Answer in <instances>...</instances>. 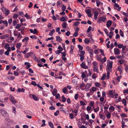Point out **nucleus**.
<instances>
[{"instance_id": "obj_61", "label": "nucleus", "mask_w": 128, "mask_h": 128, "mask_svg": "<svg viewBox=\"0 0 128 128\" xmlns=\"http://www.w3.org/2000/svg\"><path fill=\"white\" fill-rule=\"evenodd\" d=\"M78 32H75L73 34V36L75 37H77L78 36Z\"/></svg>"}, {"instance_id": "obj_13", "label": "nucleus", "mask_w": 128, "mask_h": 128, "mask_svg": "<svg viewBox=\"0 0 128 128\" xmlns=\"http://www.w3.org/2000/svg\"><path fill=\"white\" fill-rule=\"evenodd\" d=\"M56 40L58 42H60L62 40V39L60 38V36H56Z\"/></svg>"}, {"instance_id": "obj_31", "label": "nucleus", "mask_w": 128, "mask_h": 128, "mask_svg": "<svg viewBox=\"0 0 128 128\" xmlns=\"http://www.w3.org/2000/svg\"><path fill=\"white\" fill-rule=\"evenodd\" d=\"M17 36V38L19 40L22 38V36L20 33H18V35Z\"/></svg>"}, {"instance_id": "obj_11", "label": "nucleus", "mask_w": 128, "mask_h": 128, "mask_svg": "<svg viewBox=\"0 0 128 128\" xmlns=\"http://www.w3.org/2000/svg\"><path fill=\"white\" fill-rule=\"evenodd\" d=\"M112 24V22L110 20H108L107 22L106 25L107 27L108 28L110 27Z\"/></svg>"}, {"instance_id": "obj_6", "label": "nucleus", "mask_w": 128, "mask_h": 128, "mask_svg": "<svg viewBox=\"0 0 128 128\" xmlns=\"http://www.w3.org/2000/svg\"><path fill=\"white\" fill-rule=\"evenodd\" d=\"M85 12L88 14V16L89 17H91L92 16L91 14H90L91 11L90 9H88L85 10Z\"/></svg>"}, {"instance_id": "obj_54", "label": "nucleus", "mask_w": 128, "mask_h": 128, "mask_svg": "<svg viewBox=\"0 0 128 128\" xmlns=\"http://www.w3.org/2000/svg\"><path fill=\"white\" fill-rule=\"evenodd\" d=\"M21 46V44L20 43H18L16 45V47L19 48H20Z\"/></svg>"}, {"instance_id": "obj_39", "label": "nucleus", "mask_w": 128, "mask_h": 128, "mask_svg": "<svg viewBox=\"0 0 128 128\" xmlns=\"http://www.w3.org/2000/svg\"><path fill=\"white\" fill-rule=\"evenodd\" d=\"M99 49L98 48L94 50V53L95 54H98L99 53Z\"/></svg>"}, {"instance_id": "obj_28", "label": "nucleus", "mask_w": 128, "mask_h": 128, "mask_svg": "<svg viewBox=\"0 0 128 128\" xmlns=\"http://www.w3.org/2000/svg\"><path fill=\"white\" fill-rule=\"evenodd\" d=\"M124 60L120 59L118 60V62H119L120 64H122L124 63Z\"/></svg>"}, {"instance_id": "obj_55", "label": "nucleus", "mask_w": 128, "mask_h": 128, "mask_svg": "<svg viewBox=\"0 0 128 128\" xmlns=\"http://www.w3.org/2000/svg\"><path fill=\"white\" fill-rule=\"evenodd\" d=\"M106 116L107 118H110L111 116L109 112H108V114L106 115Z\"/></svg>"}, {"instance_id": "obj_64", "label": "nucleus", "mask_w": 128, "mask_h": 128, "mask_svg": "<svg viewBox=\"0 0 128 128\" xmlns=\"http://www.w3.org/2000/svg\"><path fill=\"white\" fill-rule=\"evenodd\" d=\"M66 8V6H64V4H63L62 8V10H63V11H64Z\"/></svg>"}, {"instance_id": "obj_26", "label": "nucleus", "mask_w": 128, "mask_h": 128, "mask_svg": "<svg viewBox=\"0 0 128 128\" xmlns=\"http://www.w3.org/2000/svg\"><path fill=\"white\" fill-rule=\"evenodd\" d=\"M32 97L35 100L38 101V99L37 97L35 95H34V94L32 95Z\"/></svg>"}, {"instance_id": "obj_60", "label": "nucleus", "mask_w": 128, "mask_h": 128, "mask_svg": "<svg viewBox=\"0 0 128 128\" xmlns=\"http://www.w3.org/2000/svg\"><path fill=\"white\" fill-rule=\"evenodd\" d=\"M80 104L82 106H84L85 105V103L82 101H81L80 102Z\"/></svg>"}, {"instance_id": "obj_59", "label": "nucleus", "mask_w": 128, "mask_h": 128, "mask_svg": "<svg viewBox=\"0 0 128 128\" xmlns=\"http://www.w3.org/2000/svg\"><path fill=\"white\" fill-rule=\"evenodd\" d=\"M73 114L72 113H70L69 114V117L71 119H72L73 118Z\"/></svg>"}, {"instance_id": "obj_29", "label": "nucleus", "mask_w": 128, "mask_h": 128, "mask_svg": "<svg viewBox=\"0 0 128 128\" xmlns=\"http://www.w3.org/2000/svg\"><path fill=\"white\" fill-rule=\"evenodd\" d=\"M48 124L51 128H54V125L51 121L48 122Z\"/></svg>"}, {"instance_id": "obj_10", "label": "nucleus", "mask_w": 128, "mask_h": 128, "mask_svg": "<svg viewBox=\"0 0 128 128\" xmlns=\"http://www.w3.org/2000/svg\"><path fill=\"white\" fill-rule=\"evenodd\" d=\"M67 18L66 16H63L60 18V20L62 22H66L67 21Z\"/></svg>"}, {"instance_id": "obj_46", "label": "nucleus", "mask_w": 128, "mask_h": 128, "mask_svg": "<svg viewBox=\"0 0 128 128\" xmlns=\"http://www.w3.org/2000/svg\"><path fill=\"white\" fill-rule=\"evenodd\" d=\"M84 42L86 44H88L89 42V39L88 38H86L84 40Z\"/></svg>"}, {"instance_id": "obj_43", "label": "nucleus", "mask_w": 128, "mask_h": 128, "mask_svg": "<svg viewBox=\"0 0 128 128\" xmlns=\"http://www.w3.org/2000/svg\"><path fill=\"white\" fill-rule=\"evenodd\" d=\"M119 32L120 36L122 37H123L124 36L123 33L121 30H120Z\"/></svg>"}, {"instance_id": "obj_57", "label": "nucleus", "mask_w": 128, "mask_h": 128, "mask_svg": "<svg viewBox=\"0 0 128 128\" xmlns=\"http://www.w3.org/2000/svg\"><path fill=\"white\" fill-rule=\"evenodd\" d=\"M66 101V98L64 96H62V101L63 102H64Z\"/></svg>"}, {"instance_id": "obj_1", "label": "nucleus", "mask_w": 128, "mask_h": 128, "mask_svg": "<svg viewBox=\"0 0 128 128\" xmlns=\"http://www.w3.org/2000/svg\"><path fill=\"white\" fill-rule=\"evenodd\" d=\"M0 9L2 10L3 13L6 15H8L10 13L9 10L4 7L1 8Z\"/></svg>"}, {"instance_id": "obj_62", "label": "nucleus", "mask_w": 128, "mask_h": 128, "mask_svg": "<svg viewBox=\"0 0 128 128\" xmlns=\"http://www.w3.org/2000/svg\"><path fill=\"white\" fill-rule=\"evenodd\" d=\"M78 48L80 50H82L83 49V47L80 45H78Z\"/></svg>"}, {"instance_id": "obj_30", "label": "nucleus", "mask_w": 128, "mask_h": 128, "mask_svg": "<svg viewBox=\"0 0 128 128\" xmlns=\"http://www.w3.org/2000/svg\"><path fill=\"white\" fill-rule=\"evenodd\" d=\"M62 91L64 93L66 94L67 91L66 87H65L63 88L62 89Z\"/></svg>"}, {"instance_id": "obj_32", "label": "nucleus", "mask_w": 128, "mask_h": 128, "mask_svg": "<svg viewBox=\"0 0 128 128\" xmlns=\"http://www.w3.org/2000/svg\"><path fill=\"white\" fill-rule=\"evenodd\" d=\"M29 38L28 37H26L22 40V42H27Z\"/></svg>"}, {"instance_id": "obj_44", "label": "nucleus", "mask_w": 128, "mask_h": 128, "mask_svg": "<svg viewBox=\"0 0 128 128\" xmlns=\"http://www.w3.org/2000/svg\"><path fill=\"white\" fill-rule=\"evenodd\" d=\"M94 102L93 101L91 102L90 103L89 105L91 106H92L94 108Z\"/></svg>"}, {"instance_id": "obj_53", "label": "nucleus", "mask_w": 128, "mask_h": 128, "mask_svg": "<svg viewBox=\"0 0 128 128\" xmlns=\"http://www.w3.org/2000/svg\"><path fill=\"white\" fill-rule=\"evenodd\" d=\"M13 111L12 112H13L14 114H16V108L15 107H13Z\"/></svg>"}, {"instance_id": "obj_25", "label": "nucleus", "mask_w": 128, "mask_h": 128, "mask_svg": "<svg viewBox=\"0 0 128 128\" xmlns=\"http://www.w3.org/2000/svg\"><path fill=\"white\" fill-rule=\"evenodd\" d=\"M62 3V2L61 0L58 2L56 3V5L58 7L60 6V4Z\"/></svg>"}, {"instance_id": "obj_14", "label": "nucleus", "mask_w": 128, "mask_h": 128, "mask_svg": "<svg viewBox=\"0 0 128 128\" xmlns=\"http://www.w3.org/2000/svg\"><path fill=\"white\" fill-rule=\"evenodd\" d=\"M30 31L31 33H33L34 34H36L37 32V30L36 28L34 29V30L30 29Z\"/></svg>"}, {"instance_id": "obj_49", "label": "nucleus", "mask_w": 128, "mask_h": 128, "mask_svg": "<svg viewBox=\"0 0 128 128\" xmlns=\"http://www.w3.org/2000/svg\"><path fill=\"white\" fill-rule=\"evenodd\" d=\"M3 23L5 24L6 26H7L8 25V23L6 20L3 21Z\"/></svg>"}, {"instance_id": "obj_4", "label": "nucleus", "mask_w": 128, "mask_h": 128, "mask_svg": "<svg viewBox=\"0 0 128 128\" xmlns=\"http://www.w3.org/2000/svg\"><path fill=\"white\" fill-rule=\"evenodd\" d=\"M106 20L105 17H100L98 20V22H100L101 21L104 22Z\"/></svg>"}, {"instance_id": "obj_50", "label": "nucleus", "mask_w": 128, "mask_h": 128, "mask_svg": "<svg viewBox=\"0 0 128 128\" xmlns=\"http://www.w3.org/2000/svg\"><path fill=\"white\" fill-rule=\"evenodd\" d=\"M30 38L32 39H36L37 38L36 37L35 35L31 36H30Z\"/></svg>"}, {"instance_id": "obj_36", "label": "nucleus", "mask_w": 128, "mask_h": 128, "mask_svg": "<svg viewBox=\"0 0 128 128\" xmlns=\"http://www.w3.org/2000/svg\"><path fill=\"white\" fill-rule=\"evenodd\" d=\"M18 32L17 31L14 30V34L16 36H17L18 34Z\"/></svg>"}, {"instance_id": "obj_17", "label": "nucleus", "mask_w": 128, "mask_h": 128, "mask_svg": "<svg viewBox=\"0 0 128 128\" xmlns=\"http://www.w3.org/2000/svg\"><path fill=\"white\" fill-rule=\"evenodd\" d=\"M7 78L8 79V80H12L14 79L15 77H14L12 76H8L7 77Z\"/></svg>"}, {"instance_id": "obj_9", "label": "nucleus", "mask_w": 128, "mask_h": 128, "mask_svg": "<svg viewBox=\"0 0 128 128\" xmlns=\"http://www.w3.org/2000/svg\"><path fill=\"white\" fill-rule=\"evenodd\" d=\"M80 66L81 67L84 68L85 69H88V66H86V64L84 63H82L80 64Z\"/></svg>"}, {"instance_id": "obj_5", "label": "nucleus", "mask_w": 128, "mask_h": 128, "mask_svg": "<svg viewBox=\"0 0 128 128\" xmlns=\"http://www.w3.org/2000/svg\"><path fill=\"white\" fill-rule=\"evenodd\" d=\"M78 78L76 77L73 79L72 80V82L74 85H76L77 84V80Z\"/></svg>"}, {"instance_id": "obj_16", "label": "nucleus", "mask_w": 128, "mask_h": 128, "mask_svg": "<svg viewBox=\"0 0 128 128\" xmlns=\"http://www.w3.org/2000/svg\"><path fill=\"white\" fill-rule=\"evenodd\" d=\"M8 37L7 34H5L0 36V38L1 39H3L6 38Z\"/></svg>"}, {"instance_id": "obj_21", "label": "nucleus", "mask_w": 128, "mask_h": 128, "mask_svg": "<svg viewBox=\"0 0 128 128\" xmlns=\"http://www.w3.org/2000/svg\"><path fill=\"white\" fill-rule=\"evenodd\" d=\"M118 70L120 72H122V66H118Z\"/></svg>"}, {"instance_id": "obj_23", "label": "nucleus", "mask_w": 128, "mask_h": 128, "mask_svg": "<svg viewBox=\"0 0 128 128\" xmlns=\"http://www.w3.org/2000/svg\"><path fill=\"white\" fill-rule=\"evenodd\" d=\"M67 25L68 24L66 22H63L62 25V28H66Z\"/></svg>"}, {"instance_id": "obj_15", "label": "nucleus", "mask_w": 128, "mask_h": 128, "mask_svg": "<svg viewBox=\"0 0 128 128\" xmlns=\"http://www.w3.org/2000/svg\"><path fill=\"white\" fill-rule=\"evenodd\" d=\"M86 49L89 52H91L92 51V52L93 50L92 49L88 46L86 47Z\"/></svg>"}, {"instance_id": "obj_18", "label": "nucleus", "mask_w": 128, "mask_h": 128, "mask_svg": "<svg viewBox=\"0 0 128 128\" xmlns=\"http://www.w3.org/2000/svg\"><path fill=\"white\" fill-rule=\"evenodd\" d=\"M34 55L33 52H32L28 53L26 54V55L27 56V58H28L30 56H32Z\"/></svg>"}, {"instance_id": "obj_48", "label": "nucleus", "mask_w": 128, "mask_h": 128, "mask_svg": "<svg viewBox=\"0 0 128 128\" xmlns=\"http://www.w3.org/2000/svg\"><path fill=\"white\" fill-rule=\"evenodd\" d=\"M122 103L124 104V106H126V101L125 99H122Z\"/></svg>"}, {"instance_id": "obj_8", "label": "nucleus", "mask_w": 128, "mask_h": 128, "mask_svg": "<svg viewBox=\"0 0 128 128\" xmlns=\"http://www.w3.org/2000/svg\"><path fill=\"white\" fill-rule=\"evenodd\" d=\"M99 118L103 120H105L106 118V116L102 114H100V113H99Z\"/></svg>"}, {"instance_id": "obj_41", "label": "nucleus", "mask_w": 128, "mask_h": 128, "mask_svg": "<svg viewBox=\"0 0 128 128\" xmlns=\"http://www.w3.org/2000/svg\"><path fill=\"white\" fill-rule=\"evenodd\" d=\"M96 74L94 73L93 74L92 76V78H96Z\"/></svg>"}, {"instance_id": "obj_40", "label": "nucleus", "mask_w": 128, "mask_h": 128, "mask_svg": "<svg viewBox=\"0 0 128 128\" xmlns=\"http://www.w3.org/2000/svg\"><path fill=\"white\" fill-rule=\"evenodd\" d=\"M109 106V105L108 104H106L105 106L104 107V109L105 110H106L108 109V107Z\"/></svg>"}, {"instance_id": "obj_42", "label": "nucleus", "mask_w": 128, "mask_h": 128, "mask_svg": "<svg viewBox=\"0 0 128 128\" xmlns=\"http://www.w3.org/2000/svg\"><path fill=\"white\" fill-rule=\"evenodd\" d=\"M42 122L43 124L41 125V126L43 127L45 125V122H46V121L44 120H42Z\"/></svg>"}, {"instance_id": "obj_47", "label": "nucleus", "mask_w": 128, "mask_h": 128, "mask_svg": "<svg viewBox=\"0 0 128 128\" xmlns=\"http://www.w3.org/2000/svg\"><path fill=\"white\" fill-rule=\"evenodd\" d=\"M99 110V108L98 107H97L95 109H94V111L95 112H98Z\"/></svg>"}, {"instance_id": "obj_52", "label": "nucleus", "mask_w": 128, "mask_h": 128, "mask_svg": "<svg viewBox=\"0 0 128 128\" xmlns=\"http://www.w3.org/2000/svg\"><path fill=\"white\" fill-rule=\"evenodd\" d=\"M59 111L58 110H57L56 111V112H55L54 113V115L56 116H58L59 114Z\"/></svg>"}, {"instance_id": "obj_34", "label": "nucleus", "mask_w": 128, "mask_h": 128, "mask_svg": "<svg viewBox=\"0 0 128 128\" xmlns=\"http://www.w3.org/2000/svg\"><path fill=\"white\" fill-rule=\"evenodd\" d=\"M106 58L105 57H104L103 58L101 59V61H102V62H101V63L102 64L104 62L106 61Z\"/></svg>"}, {"instance_id": "obj_37", "label": "nucleus", "mask_w": 128, "mask_h": 128, "mask_svg": "<svg viewBox=\"0 0 128 128\" xmlns=\"http://www.w3.org/2000/svg\"><path fill=\"white\" fill-rule=\"evenodd\" d=\"M116 58L118 59H122L124 58V56L120 55H118L116 56Z\"/></svg>"}, {"instance_id": "obj_63", "label": "nucleus", "mask_w": 128, "mask_h": 128, "mask_svg": "<svg viewBox=\"0 0 128 128\" xmlns=\"http://www.w3.org/2000/svg\"><path fill=\"white\" fill-rule=\"evenodd\" d=\"M121 100V98L120 97L117 99L116 100V102H119Z\"/></svg>"}, {"instance_id": "obj_45", "label": "nucleus", "mask_w": 128, "mask_h": 128, "mask_svg": "<svg viewBox=\"0 0 128 128\" xmlns=\"http://www.w3.org/2000/svg\"><path fill=\"white\" fill-rule=\"evenodd\" d=\"M96 4L97 6H98L100 3V2L99 0H96Z\"/></svg>"}, {"instance_id": "obj_24", "label": "nucleus", "mask_w": 128, "mask_h": 128, "mask_svg": "<svg viewBox=\"0 0 128 128\" xmlns=\"http://www.w3.org/2000/svg\"><path fill=\"white\" fill-rule=\"evenodd\" d=\"M74 48V46L73 45H71L70 46V53L71 54H72L73 52V50Z\"/></svg>"}, {"instance_id": "obj_12", "label": "nucleus", "mask_w": 128, "mask_h": 128, "mask_svg": "<svg viewBox=\"0 0 128 128\" xmlns=\"http://www.w3.org/2000/svg\"><path fill=\"white\" fill-rule=\"evenodd\" d=\"M91 84H90L88 83L86 84V86L85 89L86 90H88L90 88L91 86Z\"/></svg>"}, {"instance_id": "obj_56", "label": "nucleus", "mask_w": 128, "mask_h": 128, "mask_svg": "<svg viewBox=\"0 0 128 128\" xmlns=\"http://www.w3.org/2000/svg\"><path fill=\"white\" fill-rule=\"evenodd\" d=\"M9 45L8 44H6L4 46V48H5L6 49L8 48V47Z\"/></svg>"}, {"instance_id": "obj_58", "label": "nucleus", "mask_w": 128, "mask_h": 128, "mask_svg": "<svg viewBox=\"0 0 128 128\" xmlns=\"http://www.w3.org/2000/svg\"><path fill=\"white\" fill-rule=\"evenodd\" d=\"M106 74H103L101 78V80H104L105 79V77L106 76Z\"/></svg>"}, {"instance_id": "obj_2", "label": "nucleus", "mask_w": 128, "mask_h": 128, "mask_svg": "<svg viewBox=\"0 0 128 128\" xmlns=\"http://www.w3.org/2000/svg\"><path fill=\"white\" fill-rule=\"evenodd\" d=\"M9 98L12 102L14 104H15L17 102L15 100L14 97L12 95H10L9 96Z\"/></svg>"}, {"instance_id": "obj_19", "label": "nucleus", "mask_w": 128, "mask_h": 128, "mask_svg": "<svg viewBox=\"0 0 128 128\" xmlns=\"http://www.w3.org/2000/svg\"><path fill=\"white\" fill-rule=\"evenodd\" d=\"M93 70L94 72H96L97 73H98L99 72L97 66L94 67Z\"/></svg>"}, {"instance_id": "obj_35", "label": "nucleus", "mask_w": 128, "mask_h": 128, "mask_svg": "<svg viewBox=\"0 0 128 128\" xmlns=\"http://www.w3.org/2000/svg\"><path fill=\"white\" fill-rule=\"evenodd\" d=\"M92 64L93 65V67L97 66V65L98 64L97 62H96L95 61L93 62L92 63Z\"/></svg>"}, {"instance_id": "obj_20", "label": "nucleus", "mask_w": 128, "mask_h": 128, "mask_svg": "<svg viewBox=\"0 0 128 128\" xmlns=\"http://www.w3.org/2000/svg\"><path fill=\"white\" fill-rule=\"evenodd\" d=\"M25 91V90L23 88L21 89L19 88L18 89L17 92H24Z\"/></svg>"}, {"instance_id": "obj_33", "label": "nucleus", "mask_w": 128, "mask_h": 128, "mask_svg": "<svg viewBox=\"0 0 128 128\" xmlns=\"http://www.w3.org/2000/svg\"><path fill=\"white\" fill-rule=\"evenodd\" d=\"M85 86V84L83 83H82L80 86V88L82 90H84V89H82V88L84 87Z\"/></svg>"}, {"instance_id": "obj_7", "label": "nucleus", "mask_w": 128, "mask_h": 128, "mask_svg": "<svg viewBox=\"0 0 128 128\" xmlns=\"http://www.w3.org/2000/svg\"><path fill=\"white\" fill-rule=\"evenodd\" d=\"M114 54L116 55L119 54H120V52L119 49L117 48H114Z\"/></svg>"}, {"instance_id": "obj_27", "label": "nucleus", "mask_w": 128, "mask_h": 128, "mask_svg": "<svg viewBox=\"0 0 128 128\" xmlns=\"http://www.w3.org/2000/svg\"><path fill=\"white\" fill-rule=\"evenodd\" d=\"M57 92V90L56 88H54L52 92L53 95L54 96H55Z\"/></svg>"}, {"instance_id": "obj_3", "label": "nucleus", "mask_w": 128, "mask_h": 128, "mask_svg": "<svg viewBox=\"0 0 128 128\" xmlns=\"http://www.w3.org/2000/svg\"><path fill=\"white\" fill-rule=\"evenodd\" d=\"M0 113L3 116H5L6 114H8V113L5 110L2 109H1L0 110Z\"/></svg>"}, {"instance_id": "obj_22", "label": "nucleus", "mask_w": 128, "mask_h": 128, "mask_svg": "<svg viewBox=\"0 0 128 128\" xmlns=\"http://www.w3.org/2000/svg\"><path fill=\"white\" fill-rule=\"evenodd\" d=\"M55 32L54 29H53L50 32L49 35L50 36H52L53 34Z\"/></svg>"}, {"instance_id": "obj_51", "label": "nucleus", "mask_w": 128, "mask_h": 128, "mask_svg": "<svg viewBox=\"0 0 128 128\" xmlns=\"http://www.w3.org/2000/svg\"><path fill=\"white\" fill-rule=\"evenodd\" d=\"M53 39H54V37L52 36L50 38H47L46 39V41H48V40H53Z\"/></svg>"}, {"instance_id": "obj_38", "label": "nucleus", "mask_w": 128, "mask_h": 128, "mask_svg": "<svg viewBox=\"0 0 128 128\" xmlns=\"http://www.w3.org/2000/svg\"><path fill=\"white\" fill-rule=\"evenodd\" d=\"M80 60L81 61H82L84 60V56L83 55H81V54H80Z\"/></svg>"}]
</instances>
